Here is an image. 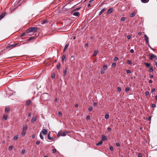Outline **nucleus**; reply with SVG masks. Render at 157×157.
I'll use <instances>...</instances> for the list:
<instances>
[{
    "mask_svg": "<svg viewBox=\"0 0 157 157\" xmlns=\"http://www.w3.org/2000/svg\"><path fill=\"white\" fill-rule=\"evenodd\" d=\"M38 29L39 28H38L36 27L30 28L27 30L26 33H29L31 32H36Z\"/></svg>",
    "mask_w": 157,
    "mask_h": 157,
    "instance_id": "1",
    "label": "nucleus"
},
{
    "mask_svg": "<svg viewBox=\"0 0 157 157\" xmlns=\"http://www.w3.org/2000/svg\"><path fill=\"white\" fill-rule=\"evenodd\" d=\"M49 98V95L47 93H45L42 94L41 96V99L44 101H45L48 100Z\"/></svg>",
    "mask_w": 157,
    "mask_h": 157,
    "instance_id": "2",
    "label": "nucleus"
},
{
    "mask_svg": "<svg viewBox=\"0 0 157 157\" xmlns=\"http://www.w3.org/2000/svg\"><path fill=\"white\" fill-rule=\"evenodd\" d=\"M18 44H16L8 45L6 47V48L7 49H11L16 47Z\"/></svg>",
    "mask_w": 157,
    "mask_h": 157,
    "instance_id": "3",
    "label": "nucleus"
},
{
    "mask_svg": "<svg viewBox=\"0 0 157 157\" xmlns=\"http://www.w3.org/2000/svg\"><path fill=\"white\" fill-rule=\"evenodd\" d=\"M153 59H155V60H157V57L154 54L151 53L150 55L149 59L152 60Z\"/></svg>",
    "mask_w": 157,
    "mask_h": 157,
    "instance_id": "4",
    "label": "nucleus"
},
{
    "mask_svg": "<svg viewBox=\"0 0 157 157\" xmlns=\"http://www.w3.org/2000/svg\"><path fill=\"white\" fill-rule=\"evenodd\" d=\"M144 39L145 40L146 42L148 45L149 44V38L146 35H144Z\"/></svg>",
    "mask_w": 157,
    "mask_h": 157,
    "instance_id": "5",
    "label": "nucleus"
},
{
    "mask_svg": "<svg viewBox=\"0 0 157 157\" xmlns=\"http://www.w3.org/2000/svg\"><path fill=\"white\" fill-rule=\"evenodd\" d=\"M41 132L42 133V134H43L45 135H46L47 134L48 131L47 129H43L42 130V131Z\"/></svg>",
    "mask_w": 157,
    "mask_h": 157,
    "instance_id": "6",
    "label": "nucleus"
},
{
    "mask_svg": "<svg viewBox=\"0 0 157 157\" xmlns=\"http://www.w3.org/2000/svg\"><path fill=\"white\" fill-rule=\"evenodd\" d=\"M6 13V12L3 13L0 16V20L2 19Z\"/></svg>",
    "mask_w": 157,
    "mask_h": 157,
    "instance_id": "7",
    "label": "nucleus"
},
{
    "mask_svg": "<svg viewBox=\"0 0 157 157\" xmlns=\"http://www.w3.org/2000/svg\"><path fill=\"white\" fill-rule=\"evenodd\" d=\"M79 13L78 12H75L73 13V15L76 16H78L79 15Z\"/></svg>",
    "mask_w": 157,
    "mask_h": 157,
    "instance_id": "8",
    "label": "nucleus"
},
{
    "mask_svg": "<svg viewBox=\"0 0 157 157\" xmlns=\"http://www.w3.org/2000/svg\"><path fill=\"white\" fill-rule=\"evenodd\" d=\"M106 10L105 7L99 13L98 15H101L102 13H103Z\"/></svg>",
    "mask_w": 157,
    "mask_h": 157,
    "instance_id": "9",
    "label": "nucleus"
},
{
    "mask_svg": "<svg viewBox=\"0 0 157 157\" xmlns=\"http://www.w3.org/2000/svg\"><path fill=\"white\" fill-rule=\"evenodd\" d=\"M36 116L33 117L31 120L32 123L36 121Z\"/></svg>",
    "mask_w": 157,
    "mask_h": 157,
    "instance_id": "10",
    "label": "nucleus"
},
{
    "mask_svg": "<svg viewBox=\"0 0 157 157\" xmlns=\"http://www.w3.org/2000/svg\"><path fill=\"white\" fill-rule=\"evenodd\" d=\"M102 138V141H105L107 140V138L106 136L105 135H102L101 137Z\"/></svg>",
    "mask_w": 157,
    "mask_h": 157,
    "instance_id": "11",
    "label": "nucleus"
},
{
    "mask_svg": "<svg viewBox=\"0 0 157 157\" xmlns=\"http://www.w3.org/2000/svg\"><path fill=\"white\" fill-rule=\"evenodd\" d=\"M7 116L6 114L3 115V117L2 118V120L4 121L6 120L7 119Z\"/></svg>",
    "mask_w": 157,
    "mask_h": 157,
    "instance_id": "12",
    "label": "nucleus"
},
{
    "mask_svg": "<svg viewBox=\"0 0 157 157\" xmlns=\"http://www.w3.org/2000/svg\"><path fill=\"white\" fill-rule=\"evenodd\" d=\"M28 128V126L27 125H24L23 126V131H25L26 132V130H27V128Z\"/></svg>",
    "mask_w": 157,
    "mask_h": 157,
    "instance_id": "13",
    "label": "nucleus"
},
{
    "mask_svg": "<svg viewBox=\"0 0 157 157\" xmlns=\"http://www.w3.org/2000/svg\"><path fill=\"white\" fill-rule=\"evenodd\" d=\"M48 138L50 140H53V137L50 136V133H49L48 135Z\"/></svg>",
    "mask_w": 157,
    "mask_h": 157,
    "instance_id": "14",
    "label": "nucleus"
},
{
    "mask_svg": "<svg viewBox=\"0 0 157 157\" xmlns=\"http://www.w3.org/2000/svg\"><path fill=\"white\" fill-rule=\"evenodd\" d=\"M113 11V9L112 8H109L107 11V13L109 14L111 13Z\"/></svg>",
    "mask_w": 157,
    "mask_h": 157,
    "instance_id": "15",
    "label": "nucleus"
},
{
    "mask_svg": "<svg viewBox=\"0 0 157 157\" xmlns=\"http://www.w3.org/2000/svg\"><path fill=\"white\" fill-rule=\"evenodd\" d=\"M10 108L9 107H6L5 109V111L6 112L8 113L10 111Z\"/></svg>",
    "mask_w": 157,
    "mask_h": 157,
    "instance_id": "16",
    "label": "nucleus"
},
{
    "mask_svg": "<svg viewBox=\"0 0 157 157\" xmlns=\"http://www.w3.org/2000/svg\"><path fill=\"white\" fill-rule=\"evenodd\" d=\"M68 46H69V44H67L65 45V46L63 49V52H65L66 50H67V47H68Z\"/></svg>",
    "mask_w": 157,
    "mask_h": 157,
    "instance_id": "17",
    "label": "nucleus"
},
{
    "mask_svg": "<svg viewBox=\"0 0 157 157\" xmlns=\"http://www.w3.org/2000/svg\"><path fill=\"white\" fill-rule=\"evenodd\" d=\"M136 14V13L134 12H132L131 13L130 15V17H133Z\"/></svg>",
    "mask_w": 157,
    "mask_h": 157,
    "instance_id": "18",
    "label": "nucleus"
},
{
    "mask_svg": "<svg viewBox=\"0 0 157 157\" xmlns=\"http://www.w3.org/2000/svg\"><path fill=\"white\" fill-rule=\"evenodd\" d=\"M31 101L30 100H28L26 101V105H29L31 103Z\"/></svg>",
    "mask_w": 157,
    "mask_h": 157,
    "instance_id": "19",
    "label": "nucleus"
},
{
    "mask_svg": "<svg viewBox=\"0 0 157 157\" xmlns=\"http://www.w3.org/2000/svg\"><path fill=\"white\" fill-rule=\"evenodd\" d=\"M42 134H42V133L41 132H40V137L42 140H43L44 138Z\"/></svg>",
    "mask_w": 157,
    "mask_h": 157,
    "instance_id": "20",
    "label": "nucleus"
},
{
    "mask_svg": "<svg viewBox=\"0 0 157 157\" xmlns=\"http://www.w3.org/2000/svg\"><path fill=\"white\" fill-rule=\"evenodd\" d=\"M98 53V51L97 50H95L94 52V56H96L97 54Z\"/></svg>",
    "mask_w": 157,
    "mask_h": 157,
    "instance_id": "21",
    "label": "nucleus"
},
{
    "mask_svg": "<svg viewBox=\"0 0 157 157\" xmlns=\"http://www.w3.org/2000/svg\"><path fill=\"white\" fill-rule=\"evenodd\" d=\"M141 1L143 3H146L149 1V0H141Z\"/></svg>",
    "mask_w": 157,
    "mask_h": 157,
    "instance_id": "22",
    "label": "nucleus"
},
{
    "mask_svg": "<svg viewBox=\"0 0 157 157\" xmlns=\"http://www.w3.org/2000/svg\"><path fill=\"white\" fill-rule=\"evenodd\" d=\"M47 20H44L41 22V24H44L46 23H47Z\"/></svg>",
    "mask_w": 157,
    "mask_h": 157,
    "instance_id": "23",
    "label": "nucleus"
},
{
    "mask_svg": "<svg viewBox=\"0 0 157 157\" xmlns=\"http://www.w3.org/2000/svg\"><path fill=\"white\" fill-rule=\"evenodd\" d=\"M145 64L146 66L147 67H150V64L149 63H145Z\"/></svg>",
    "mask_w": 157,
    "mask_h": 157,
    "instance_id": "24",
    "label": "nucleus"
},
{
    "mask_svg": "<svg viewBox=\"0 0 157 157\" xmlns=\"http://www.w3.org/2000/svg\"><path fill=\"white\" fill-rule=\"evenodd\" d=\"M60 63H58L57 64V66H56V67H57V68L58 69H59L60 68Z\"/></svg>",
    "mask_w": 157,
    "mask_h": 157,
    "instance_id": "25",
    "label": "nucleus"
},
{
    "mask_svg": "<svg viewBox=\"0 0 157 157\" xmlns=\"http://www.w3.org/2000/svg\"><path fill=\"white\" fill-rule=\"evenodd\" d=\"M102 143V140H101V141L99 142L98 143L96 144V145L97 146H98L100 145H101Z\"/></svg>",
    "mask_w": 157,
    "mask_h": 157,
    "instance_id": "26",
    "label": "nucleus"
},
{
    "mask_svg": "<svg viewBox=\"0 0 157 157\" xmlns=\"http://www.w3.org/2000/svg\"><path fill=\"white\" fill-rule=\"evenodd\" d=\"M127 62L128 64L130 65L132 64V62L129 60H127Z\"/></svg>",
    "mask_w": 157,
    "mask_h": 157,
    "instance_id": "27",
    "label": "nucleus"
},
{
    "mask_svg": "<svg viewBox=\"0 0 157 157\" xmlns=\"http://www.w3.org/2000/svg\"><path fill=\"white\" fill-rule=\"evenodd\" d=\"M13 146H10L9 147L8 149L9 151H10L13 148Z\"/></svg>",
    "mask_w": 157,
    "mask_h": 157,
    "instance_id": "28",
    "label": "nucleus"
},
{
    "mask_svg": "<svg viewBox=\"0 0 157 157\" xmlns=\"http://www.w3.org/2000/svg\"><path fill=\"white\" fill-rule=\"evenodd\" d=\"M130 88L129 87L126 88L125 90V91L126 92L130 90Z\"/></svg>",
    "mask_w": 157,
    "mask_h": 157,
    "instance_id": "29",
    "label": "nucleus"
},
{
    "mask_svg": "<svg viewBox=\"0 0 157 157\" xmlns=\"http://www.w3.org/2000/svg\"><path fill=\"white\" fill-rule=\"evenodd\" d=\"M67 69L66 68L64 71H63V75L64 76H65L67 74Z\"/></svg>",
    "mask_w": 157,
    "mask_h": 157,
    "instance_id": "30",
    "label": "nucleus"
},
{
    "mask_svg": "<svg viewBox=\"0 0 157 157\" xmlns=\"http://www.w3.org/2000/svg\"><path fill=\"white\" fill-rule=\"evenodd\" d=\"M126 19V18L124 17H122L121 19V21H124Z\"/></svg>",
    "mask_w": 157,
    "mask_h": 157,
    "instance_id": "31",
    "label": "nucleus"
},
{
    "mask_svg": "<svg viewBox=\"0 0 157 157\" xmlns=\"http://www.w3.org/2000/svg\"><path fill=\"white\" fill-rule=\"evenodd\" d=\"M62 132V131H60L58 132V135H57V136H58V137H59L60 136L61 134V133Z\"/></svg>",
    "mask_w": 157,
    "mask_h": 157,
    "instance_id": "32",
    "label": "nucleus"
},
{
    "mask_svg": "<svg viewBox=\"0 0 157 157\" xmlns=\"http://www.w3.org/2000/svg\"><path fill=\"white\" fill-rule=\"evenodd\" d=\"M109 118V115L108 114H106L105 115V118L106 119H107Z\"/></svg>",
    "mask_w": 157,
    "mask_h": 157,
    "instance_id": "33",
    "label": "nucleus"
},
{
    "mask_svg": "<svg viewBox=\"0 0 157 157\" xmlns=\"http://www.w3.org/2000/svg\"><path fill=\"white\" fill-rule=\"evenodd\" d=\"M18 138V136L17 135L16 136L13 137V140H16Z\"/></svg>",
    "mask_w": 157,
    "mask_h": 157,
    "instance_id": "34",
    "label": "nucleus"
},
{
    "mask_svg": "<svg viewBox=\"0 0 157 157\" xmlns=\"http://www.w3.org/2000/svg\"><path fill=\"white\" fill-rule=\"evenodd\" d=\"M107 68V66L106 65H104L103 67V69L104 70H106Z\"/></svg>",
    "mask_w": 157,
    "mask_h": 157,
    "instance_id": "35",
    "label": "nucleus"
},
{
    "mask_svg": "<svg viewBox=\"0 0 157 157\" xmlns=\"http://www.w3.org/2000/svg\"><path fill=\"white\" fill-rule=\"evenodd\" d=\"M58 115L59 117H61L62 115V113L61 112L59 111L58 112Z\"/></svg>",
    "mask_w": 157,
    "mask_h": 157,
    "instance_id": "36",
    "label": "nucleus"
},
{
    "mask_svg": "<svg viewBox=\"0 0 157 157\" xmlns=\"http://www.w3.org/2000/svg\"><path fill=\"white\" fill-rule=\"evenodd\" d=\"M116 64L115 63H113L112 65V66L113 67H116Z\"/></svg>",
    "mask_w": 157,
    "mask_h": 157,
    "instance_id": "37",
    "label": "nucleus"
},
{
    "mask_svg": "<svg viewBox=\"0 0 157 157\" xmlns=\"http://www.w3.org/2000/svg\"><path fill=\"white\" fill-rule=\"evenodd\" d=\"M153 68L151 67L149 69V72H153Z\"/></svg>",
    "mask_w": 157,
    "mask_h": 157,
    "instance_id": "38",
    "label": "nucleus"
},
{
    "mask_svg": "<svg viewBox=\"0 0 157 157\" xmlns=\"http://www.w3.org/2000/svg\"><path fill=\"white\" fill-rule=\"evenodd\" d=\"M25 131H23L21 133V135L23 136H24L25 134Z\"/></svg>",
    "mask_w": 157,
    "mask_h": 157,
    "instance_id": "39",
    "label": "nucleus"
},
{
    "mask_svg": "<svg viewBox=\"0 0 157 157\" xmlns=\"http://www.w3.org/2000/svg\"><path fill=\"white\" fill-rule=\"evenodd\" d=\"M66 135V133L65 132L62 133L61 134L62 136H65Z\"/></svg>",
    "mask_w": 157,
    "mask_h": 157,
    "instance_id": "40",
    "label": "nucleus"
},
{
    "mask_svg": "<svg viewBox=\"0 0 157 157\" xmlns=\"http://www.w3.org/2000/svg\"><path fill=\"white\" fill-rule=\"evenodd\" d=\"M86 119L87 120H89L90 119V116H87L86 117Z\"/></svg>",
    "mask_w": 157,
    "mask_h": 157,
    "instance_id": "41",
    "label": "nucleus"
},
{
    "mask_svg": "<svg viewBox=\"0 0 157 157\" xmlns=\"http://www.w3.org/2000/svg\"><path fill=\"white\" fill-rule=\"evenodd\" d=\"M65 55H63V56L62 57V60L63 61L64 59H65Z\"/></svg>",
    "mask_w": 157,
    "mask_h": 157,
    "instance_id": "42",
    "label": "nucleus"
},
{
    "mask_svg": "<svg viewBox=\"0 0 157 157\" xmlns=\"http://www.w3.org/2000/svg\"><path fill=\"white\" fill-rule=\"evenodd\" d=\"M126 73L127 74H130L131 73V71L130 70H128L126 71Z\"/></svg>",
    "mask_w": 157,
    "mask_h": 157,
    "instance_id": "43",
    "label": "nucleus"
},
{
    "mask_svg": "<svg viewBox=\"0 0 157 157\" xmlns=\"http://www.w3.org/2000/svg\"><path fill=\"white\" fill-rule=\"evenodd\" d=\"M93 108L92 107H90L88 109V110L89 111H91L92 110Z\"/></svg>",
    "mask_w": 157,
    "mask_h": 157,
    "instance_id": "44",
    "label": "nucleus"
},
{
    "mask_svg": "<svg viewBox=\"0 0 157 157\" xmlns=\"http://www.w3.org/2000/svg\"><path fill=\"white\" fill-rule=\"evenodd\" d=\"M56 149H54L52 150V153H54L56 152Z\"/></svg>",
    "mask_w": 157,
    "mask_h": 157,
    "instance_id": "45",
    "label": "nucleus"
},
{
    "mask_svg": "<svg viewBox=\"0 0 157 157\" xmlns=\"http://www.w3.org/2000/svg\"><path fill=\"white\" fill-rule=\"evenodd\" d=\"M71 59L72 60H74L75 59L74 56H72L71 57Z\"/></svg>",
    "mask_w": 157,
    "mask_h": 157,
    "instance_id": "46",
    "label": "nucleus"
},
{
    "mask_svg": "<svg viewBox=\"0 0 157 157\" xmlns=\"http://www.w3.org/2000/svg\"><path fill=\"white\" fill-rule=\"evenodd\" d=\"M117 91L119 92H120L121 91V88L120 87H117Z\"/></svg>",
    "mask_w": 157,
    "mask_h": 157,
    "instance_id": "47",
    "label": "nucleus"
},
{
    "mask_svg": "<svg viewBox=\"0 0 157 157\" xmlns=\"http://www.w3.org/2000/svg\"><path fill=\"white\" fill-rule=\"evenodd\" d=\"M138 157H142V155L140 153H139L138 155Z\"/></svg>",
    "mask_w": 157,
    "mask_h": 157,
    "instance_id": "48",
    "label": "nucleus"
},
{
    "mask_svg": "<svg viewBox=\"0 0 157 157\" xmlns=\"http://www.w3.org/2000/svg\"><path fill=\"white\" fill-rule=\"evenodd\" d=\"M110 150L111 151H113V148L112 146H110L109 147Z\"/></svg>",
    "mask_w": 157,
    "mask_h": 157,
    "instance_id": "49",
    "label": "nucleus"
},
{
    "mask_svg": "<svg viewBox=\"0 0 157 157\" xmlns=\"http://www.w3.org/2000/svg\"><path fill=\"white\" fill-rule=\"evenodd\" d=\"M116 145L118 147H119L120 146V144L119 143H116Z\"/></svg>",
    "mask_w": 157,
    "mask_h": 157,
    "instance_id": "50",
    "label": "nucleus"
},
{
    "mask_svg": "<svg viewBox=\"0 0 157 157\" xmlns=\"http://www.w3.org/2000/svg\"><path fill=\"white\" fill-rule=\"evenodd\" d=\"M155 90V88H153L152 89L151 91V93H152L153 92H154Z\"/></svg>",
    "mask_w": 157,
    "mask_h": 157,
    "instance_id": "51",
    "label": "nucleus"
},
{
    "mask_svg": "<svg viewBox=\"0 0 157 157\" xmlns=\"http://www.w3.org/2000/svg\"><path fill=\"white\" fill-rule=\"evenodd\" d=\"M118 59V58L117 57H115L114 58V60L116 61Z\"/></svg>",
    "mask_w": 157,
    "mask_h": 157,
    "instance_id": "52",
    "label": "nucleus"
},
{
    "mask_svg": "<svg viewBox=\"0 0 157 157\" xmlns=\"http://www.w3.org/2000/svg\"><path fill=\"white\" fill-rule=\"evenodd\" d=\"M127 38L128 39H129L131 38V36L130 35H128L127 36Z\"/></svg>",
    "mask_w": 157,
    "mask_h": 157,
    "instance_id": "53",
    "label": "nucleus"
},
{
    "mask_svg": "<svg viewBox=\"0 0 157 157\" xmlns=\"http://www.w3.org/2000/svg\"><path fill=\"white\" fill-rule=\"evenodd\" d=\"M149 94V92L148 91H147L145 92V94L146 96L148 95Z\"/></svg>",
    "mask_w": 157,
    "mask_h": 157,
    "instance_id": "54",
    "label": "nucleus"
},
{
    "mask_svg": "<svg viewBox=\"0 0 157 157\" xmlns=\"http://www.w3.org/2000/svg\"><path fill=\"white\" fill-rule=\"evenodd\" d=\"M130 52L131 53H133L134 52V50L133 49H131L130 50Z\"/></svg>",
    "mask_w": 157,
    "mask_h": 157,
    "instance_id": "55",
    "label": "nucleus"
},
{
    "mask_svg": "<svg viewBox=\"0 0 157 157\" xmlns=\"http://www.w3.org/2000/svg\"><path fill=\"white\" fill-rule=\"evenodd\" d=\"M25 33H23L21 35V37H23L25 36Z\"/></svg>",
    "mask_w": 157,
    "mask_h": 157,
    "instance_id": "56",
    "label": "nucleus"
},
{
    "mask_svg": "<svg viewBox=\"0 0 157 157\" xmlns=\"http://www.w3.org/2000/svg\"><path fill=\"white\" fill-rule=\"evenodd\" d=\"M40 142L39 141H37V142H36V144L37 145H38L40 144Z\"/></svg>",
    "mask_w": 157,
    "mask_h": 157,
    "instance_id": "57",
    "label": "nucleus"
},
{
    "mask_svg": "<svg viewBox=\"0 0 157 157\" xmlns=\"http://www.w3.org/2000/svg\"><path fill=\"white\" fill-rule=\"evenodd\" d=\"M101 74H103L104 73V70H102L101 71Z\"/></svg>",
    "mask_w": 157,
    "mask_h": 157,
    "instance_id": "58",
    "label": "nucleus"
},
{
    "mask_svg": "<svg viewBox=\"0 0 157 157\" xmlns=\"http://www.w3.org/2000/svg\"><path fill=\"white\" fill-rule=\"evenodd\" d=\"M52 78H53L55 77V74H53L52 75Z\"/></svg>",
    "mask_w": 157,
    "mask_h": 157,
    "instance_id": "59",
    "label": "nucleus"
},
{
    "mask_svg": "<svg viewBox=\"0 0 157 157\" xmlns=\"http://www.w3.org/2000/svg\"><path fill=\"white\" fill-rule=\"evenodd\" d=\"M88 43H86V44H85V47L86 48L88 46Z\"/></svg>",
    "mask_w": 157,
    "mask_h": 157,
    "instance_id": "60",
    "label": "nucleus"
},
{
    "mask_svg": "<svg viewBox=\"0 0 157 157\" xmlns=\"http://www.w3.org/2000/svg\"><path fill=\"white\" fill-rule=\"evenodd\" d=\"M154 65H155L156 66V67L157 68V62L155 61L154 62Z\"/></svg>",
    "mask_w": 157,
    "mask_h": 157,
    "instance_id": "61",
    "label": "nucleus"
},
{
    "mask_svg": "<svg viewBox=\"0 0 157 157\" xmlns=\"http://www.w3.org/2000/svg\"><path fill=\"white\" fill-rule=\"evenodd\" d=\"M25 150H23L22 151H21V153L22 154H23L24 153H25Z\"/></svg>",
    "mask_w": 157,
    "mask_h": 157,
    "instance_id": "62",
    "label": "nucleus"
},
{
    "mask_svg": "<svg viewBox=\"0 0 157 157\" xmlns=\"http://www.w3.org/2000/svg\"><path fill=\"white\" fill-rule=\"evenodd\" d=\"M155 107V104H153L152 105V107L153 108Z\"/></svg>",
    "mask_w": 157,
    "mask_h": 157,
    "instance_id": "63",
    "label": "nucleus"
},
{
    "mask_svg": "<svg viewBox=\"0 0 157 157\" xmlns=\"http://www.w3.org/2000/svg\"><path fill=\"white\" fill-rule=\"evenodd\" d=\"M151 117L149 116L148 118V120L149 121H151Z\"/></svg>",
    "mask_w": 157,
    "mask_h": 157,
    "instance_id": "64",
    "label": "nucleus"
}]
</instances>
